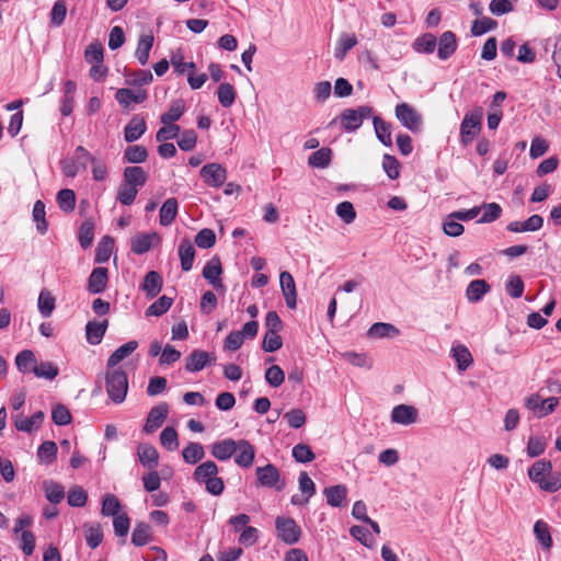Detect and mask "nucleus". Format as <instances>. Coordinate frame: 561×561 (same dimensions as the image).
<instances>
[{"label":"nucleus","mask_w":561,"mask_h":561,"mask_svg":"<svg viewBox=\"0 0 561 561\" xmlns=\"http://www.w3.org/2000/svg\"><path fill=\"white\" fill-rule=\"evenodd\" d=\"M483 215L478 220L479 224L493 222L501 217L502 208L497 203H489L482 206Z\"/></svg>","instance_id":"nucleus-62"},{"label":"nucleus","mask_w":561,"mask_h":561,"mask_svg":"<svg viewBox=\"0 0 561 561\" xmlns=\"http://www.w3.org/2000/svg\"><path fill=\"white\" fill-rule=\"evenodd\" d=\"M217 96L221 106L230 107L236 100V90L230 83H220L217 89Z\"/></svg>","instance_id":"nucleus-46"},{"label":"nucleus","mask_w":561,"mask_h":561,"mask_svg":"<svg viewBox=\"0 0 561 561\" xmlns=\"http://www.w3.org/2000/svg\"><path fill=\"white\" fill-rule=\"evenodd\" d=\"M36 358L32 351L25 350L20 352L15 357V365L18 369L22 373L33 370V367L36 366Z\"/></svg>","instance_id":"nucleus-54"},{"label":"nucleus","mask_w":561,"mask_h":561,"mask_svg":"<svg viewBox=\"0 0 561 561\" xmlns=\"http://www.w3.org/2000/svg\"><path fill=\"white\" fill-rule=\"evenodd\" d=\"M183 460L190 465H196L205 457V450L201 443L192 442L182 450Z\"/></svg>","instance_id":"nucleus-39"},{"label":"nucleus","mask_w":561,"mask_h":561,"mask_svg":"<svg viewBox=\"0 0 561 561\" xmlns=\"http://www.w3.org/2000/svg\"><path fill=\"white\" fill-rule=\"evenodd\" d=\"M534 534L545 550H549L552 547L550 528L547 523L543 520H537L534 525Z\"/></svg>","instance_id":"nucleus-41"},{"label":"nucleus","mask_w":561,"mask_h":561,"mask_svg":"<svg viewBox=\"0 0 561 561\" xmlns=\"http://www.w3.org/2000/svg\"><path fill=\"white\" fill-rule=\"evenodd\" d=\"M185 111V104L183 100H176L172 103L168 112L163 113L160 117V122L163 125L173 124L181 118Z\"/></svg>","instance_id":"nucleus-43"},{"label":"nucleus","mask_w":561,"mask_h":561,"mask_svg":"<svg viewBox=\"0 0 561 561\" xmlns=\"http://www.w3.org/2000/svg\"><path fill=\"white\" fill-rule=\"evenodd\" d=\"M400 331L391 323L376 322L367 331L369 339L393 337L399 335Z\"/></svg>","instance_id":"nucleus-29"},{"label":"nucleus","mask_w":561,"mask_h":561,"mask_svg":"<svg viewBox=\"0 0 561 561\" xmlns=\"http://www.w3.org/2000/svg\"><path fill=\"white\" fill-rule=\"evenodd\" d=\"M44 421V413L42 411L35 412L32 416L25 417L21 414L14 419V426L20 432L32 433L37 430Z\"/></svg>","instance_id":"nucleus-20"},{"label":"nucleus","mask_w":561,"mask_h":561,"mask_svg":"<svg viewBox=\"0 0 561 561\" xmlns=\"http://www.w3.org/2000/svg\"><path fill=\"white\" fill-rule=\"evenodd\" d=\"M218 472V466L214 461L207 460L195 468L193 478L196 482L204 484L207 480L216 477Z\"/></svg>","instance_id":"nucleus-30"},{"label":"nucleus","mask_w":561,"mask_h":561,"mask_svg":"<svg viewBox=\"0 0 561 561\" xmlns=\"http://www.w3.org/2000/svg\"><path fill=\"white\" fill-rule=\"evenodd\" d=\"M558 404V398L541 399L539 394H531L525 401V405L539 419L552 413Z\"/></svg>","instance_id":"nucleus-7"},{"label":"nucleus","mask_w":561,"mask_h":561,"mask_svg":"<svg viewBox=\"0 0 561 561\" xmlns=\"http://www.w3.org/2000/svg\"><path fill=\"white\" fill-rule=\"evenodd\" d=\"M148 93L146 90L134 91L131 89H118L115 95L116 101L124 107H128L130 103H142L147 100Z\"/></svg>","instance_id":"nucleus-18"},{"label":"nucleus","mask_w":561,"mask_h":561,"mask_svg":"<svg viewBox=\"0 0 561 561\" xmlns=\"http://www.w3.org/2000/svg\"><path fill=\"white\" fill-rule=\"evenodd\" d=\"M108 327V320L103 321H89L85 325L87 341L91 345H98L101 343Z\"/></svg>","instance_id":"nucleus-22"},{"label":"nucleus","mask_w":561,"mask_h":561,"mask_svg":"<svg viewBox=\"0 0 561 561\" xmlns=\"http://www.w3.org/2000/svg\"><path fill=\"white\" fill-rule=\"evenodd\" d=\"M179 256L181 260V267L184 272H188L193 267L195 257V249L188 239H184L179 247Z\"/></svg>","instance_id":"nucleus-33"},{"label":"nucleus","mask_w":561,"mask_h":561,"mask_svg":"<svg viewBox=\"0 0 561 561\" xmlns=\"http://www.w3.org/2000/svg\"><path fill=\"white\" fill-rule=\"evenodd\" d=\"M173 299L163 295L159 299H157L152 305L148 307L146 310L147 317H160L164 314L172 306Z\"/></svg>","instance_id":"nucleus-45"},{"label":"nucleus","mask_w":561,"mask_h":561,"mask_svg":"<svg viewBox=\"0 0 561 561\" xmlns=\"http://www.w3.org/2000/svg\"><path fill=\"white\" fill-rule=\"evenodd\" d=\"M275 528L277 537L286 545H295L301 537L300 526L290 517H276Z\"/></svg>","instance_id":"nucleus-5"},{"label":"nucleus","mask_w":561,"mask_h":561,"mask_svg":"<svg viewBox=\"0 0 561 561\" xmlns=\"http://www.w3.org/2000/svg\"><path fill=\"white\" fill-rule=\"evenodd\" d=\"M162 288V278L156 271H150L146 274L144 283L141 284V290L146 293L148 298H154Z\"/></svg>","instance_id":"nucleus-27"},{"label":"nucleus","mask_w":561,"mask_h":561,"mask_svg":"<svg viewBox=\"0 0 561 561\" xmlns=\"http://www.w3.org/2000/svg\"><path fill=\"white\" fill-rule=\"evenodd\" d=\"M216 357L206 351L195 350L186 358L185 369L190 373H196L204 369L207 365L215 362Z\"/></svg>","instance_id":"nucleus-13"},{"label":"nucleus","mask_w":561,"mask_h":561,"mask_svg":"<svg viewBox=\"0 0 561 561\" xmlns=\"http://www.w3.org/2000/svg\"><path fill=\"white\" fill-rule=\"evenodd\" d=\"M94 238V224L92 220H84L79 229V242L83 249H88Z\"/></svg>","instance_id":"nucleus-56"},{"label":"nucleus","mask_w":561,"mask_h":561,"mask_svg":"<svg viewBox=\"0 0 561 561\" xmlns=\"http://www.w3.org/2000/svg\"><path fill=\"white\" fill-rule=\"evenodd\" d=\"M291 455L297 462L307 463L311 462L316 455L311 448L306 444H297L293 447Z\"/></svg>","instance_id":"nucleus-58"},{"label":"nucleus","mask_w":561,"mask_h":561,"mask_svg":"<svg viewBox=\"0 0 561 561\" xmlns=\"http://www.w3.org/2000/svg\"><path fill=\"white\" fill-rule=\"evenodd\" d=\"M148 152L144 146H129L124 151V159L129 163H141L147 160Z\"/></svg>","instance_id":"nucleus-50"},{"label":"nucleus","mask_w":561,"mask_h":561,"mask_svg":"<svg viewBox=\"0 0 561 561\" xmlns=\"http://www.w3.org/2000/svg\"><path fill=\"white\" fill-rule=\"evenodd\" d=\"M357 45V38L354 34L343 33L337 39L334 57L337 60H343L346 54Z\"/></svg>","instance_id":"nucleus-34"},{"label":"nucleus","mask_w":561,"mask_h":561,"mask_svg":"<svg viewBox=\"0 0 561 561\" xmlns=\"http://www.w3.org/2000/svg\"><path fill=\"white\" fill-rule=\"evenodd\" d=\"M332 151L330 148H321L312 152L308 158L309 165L313 168H327L331 162Z\"/></svg>","instance_id":"nucleus-44"},{"label":"nucleus","mask_w":561,"mask_h":561,"mask_svg":"<svg viewBox=\"0 0 561 561\" xmlns=\"http://www.w3.org/2000/svg\"><path fill=\"white\" fill-rule=\"evenodd\" d=\"M113 244L114 240L111 237L105 236L102 238L95 251L94 260L96 263H105L108 261L112 254Z\"/></svg>","instance_id":"nucleus-48"},{"label":"nucleus","mask_w":561,"mask_h":561,"mask_svg":"<svg viewBox=\"0 0 561 561\" xmlns=\"http://www.w3.org/2000/svg\"><path fill=\"white\" fill-rule=\"evenodd\" d=\"M168 412L169 410L165 403H160L153 407L147 416L144 431L146 433L156 432L163 424L164 420L168 416Z\"/></svg>","instance_id":"nucleus-11"},{"label":"nucleus","mask_w":561,"mask_h":561,"mask_svg":"<svg viewBox=\"0 0 561 561\" xmlns=\"http://www.w3.org/2000/svg\"><path fill=\"white\" fill-rule=\"evenodd\" d=\"M491 290L490 284L484 279L471 280L466 288V298L469 302L477 304Z\"/></svg>","instance_id":"nucleus-19"},{"label":"nucleus","mask_w":561,"mask_h":561,"mask_svg":"<svg viewBox=\"0 0 561 561\" xmlns=\"http://www.w3.org/2000/svg\"><path fill=\"white\" fill-rule=\"evenodd\" d=\"M419 411L410 404H398L391 411V422L409 426L417 422Z\"/></svg>","instance_id":"nucleus-9"},{"label":"nucleus","mask_w":561,"mask_h":561,"mask_svg":"<svg viewBox=\"0 0 561 561\" xmlns=\"http://www.w3.org/2000/svg\"><path fill=\"white\" fill-rule=\"evenodd\" d=\"M178 201L174 197L168 198L160 208L159 221L161 226H170L178 215Z\"/></svg>","instance_id":"nucleus-32"},{"label":"nucleus","mask_w":561,"mask_h":561,"mask_svg":"<svg viewBox=\"0 0 561 561\" xmlns=\"http://www.w3.org/2000/svg\"><path fill=\"white\" fill-rule=\"evenodd\" d=\"M540 489L547 492H557L561 489V472H552L539 482Z\"/></svg>","instance_id":"nucleus-64"},{"label":"nucleus","mask_w":561,"mask_h":561,"mask_svg":"<svg viewBox=\"0 0 561 561\" xmlns=\"http://www.w3.org/2000/svg\"><path fill=\"white\" fill-rule=\"evenodd\" d=\"M201 176L208 186L219 187L226 182L227 171L219 163H208L201 169Z\"/></svg>","instance_id":"nucleus-8"},{"label":"nucleus","mask_w":561,"mask_h":561,"mask_svg":"<svg viewBox=\"0 0 561 561\" xmlns=\"http://www.w3.org/2000/svg\"><path fill=\"white\" fill-rule=\"evenodd\" d=\"M121 503L118 499L113 494H106L102 501V514L104 516H117L119 515Z\"/></svg>","instance_id":"nucleus-59"},{"label":"nucleus","mask_w":561,"mask_h":561,"mask_svg":"<svg viewBox=\"0 0 561 561\" xmlns=\"http://www.w3.org/2000/svg\"><path fill=\"white\" fill-rule=\"evenodd\" d=\"M57 203L61 210L71 213L76 207V194L72 190L62 188L57 194Z\"/></svg>","instance_id":"nucleus-47"},{"label":"nucleus","mask_w":561,"mask_h":561,"mask_svg":"<svg viewBox=\"0 0 561 561\" xmlns=\"http://www.w3.org/2000/svg\"><path fill=\"white\" fill-rule=\"evenodd\" d=\"M160 443L165 449L170 451L178 449L179 437L175 428L171 426L165 427L160 434Z\"/></svg>","instance_id":"nucleus-57"},{"label":"nucleus","mask_w":561,"mask_h":561,"mask_svg":"<svg viewBox=\"0 0 561 561\" xmlns=\"http://www.w3.org/2000/svg\"><path fill=\"white\" fill-rule=\"evenodd\" d=\"M279 283L286 301V306L289 309H295L297 304V291L294 277L289 272L284 271L279 275Z\"/></svg>","instance_id":"nucleus-14"},{"label":"nucleus","mask_w":561,"mask_h":561,"mask_svg":"<svg viewBox=\"0 0 561 561\" xmlns=\"http://www.w3.org/2000/svg\"><path fill=\"white\" fill-rule=\"evenodd\" d=\"M33 373L38 378L51 380L58 375V368L50 362H43L33 367Z\"/></svg>","instance_id":"nucleus-63"},{"label":"nucleus","mask_w":561,"mask_h":561,"mask_svg":"<svg viewBox=\"0 0 561 561\" xmlns=\"http://www.w3.org/2000/svg\"><path fill=\"white\" fill-rule=\"evenodd\" d=\"M137 194H138V188H136L125 182H122L117 190L116 199L122 205L128 206L134 203Z\"/></svg>","instance_id":"nucleus-49"},{"label":"nucleus","mask_w":561,"mask_h":561,"mask_svg":"<svg viewBox=\"0 0 561 561\" xmlns=\"http://www.w3.org/2000/svg\"><path fill=\"white\" fill-rule=\"evenodd\" d=\"M138 347L137 341H128L116 348L107 359V367L115 368L121 362L133 354Z\"/></svg>","instance_id":"nucleus-28"},{"label":"nucleus","mask_w":561,"mask_h":561,"mask_svg":"<svg viewBox=\"0 0 561 561\" xmlns=\"http://www.w3.org/2000/svg\"><path fill=\"white\" fill-rule=\"evenodd\" d=\"M67 501L72 507H82L88 501V494L81 486L75 485L68 491Z\"/></svg>","instance_id":"nucleus-61"},{"label":"nucleus","mask_w":561,"mask_h":561,"mask_svg":"<svg viewBox=\"0 0 561 561\" xmlns=\"http://www.w3.org/2000/svg\"><path fill=\"white\" fill-rule=\"evenodd\" d=\"M55 309V298L50 291L43 289L38 296V310L44 318L51 316Z\"/></svg>","instance_id":"nucleus-51"},{"label":"nucleus","mask_w":561,"mask_h":561,"mask_svg":"<svg viewBox=\"0 0 561 561\" xmlns=\"http://www.w3.org/2000/svg\"><path fill=\"white\" fill-rule=\"evenodd\" d=\"M237 446V440L231 438L224 439L221 442H217L211 446V455L221 461L228 460L234 453Z\"/></svg>","instance_id":"nucleus-26"},{"label":"nucleus","mask_w":561,"mask_h":561,"mask_svg":"<svg viewBox=\"0 0 561 561\" xmlns=\"http://www.w3.org/2000/svg\"><path fill=\"white\" fill-rule=\"evenodd\" d=\"M543 226V218L540 215H531L528 219L524 221H511L507 225V230L511 232H534L538 231Z\"/></svg>","instance_id":"nucleus-16"},{"label":"nucleus","mask_w":561,"mask_h":561,"mask_svg":"<svg viewBox=\"0 0 561 561\" xmlns=\"http://www.w3.org/2000/svg\"><path fill=\"white\" fill-rule=\"evenodd\" d=\"M237 446L234 462L242 468H250L255 457L254 447L245 439L237 440Z\"/></svg>","instance_id":"nucleus-12"},{"label":"nucleus","mask_w":561,"mask_h":561,"mask_svg":"<svg viewBox=\"0 0 561 561\" xmlns=\"http://www.w3.org/2000/svg\"><path fill=\"white\" fill-rule=\"evenodd\" d=\"M222 273L221 262L218 256L211 257L203 268V277L208 280L217 290H225L220 275Z\"/></svg>","instance_id":"nucleus-10"},{"label":"nucleus","mask_w":561,"mask_h":561,"mask_svg":"<svg viewBox=\"0 0 561 561\" xmlns=\"http://www.w3.org/2000/svg\"><path fill=\"white\" fill-rule=\"evenodd\" d=\"M347 489L345 485L337 484L324 490V495L329 505L339 507L346 499Z\"/></svg>","instance_id":"nucleus-40"},{"label":"nucleus","mask_w":561,"mask_h":561,"mask_svg":"<svg viewBox=\"0 0 561 561\" xmlns=\"http://www.w3.org/2000/svg\"><path fill=\"white\" fill-rule=\"evenodd\" d=\"M43 490L45 492L46 499L53 504L60 503L65 497L64 486L53 480L44 481Z\"/></svg>","instance_id":"nucleus-38"},{"label":"nucleus","mask_w":561,"mask_h":561,"mask_svg":"<svg viewBox=\"0 0 561 561\" xmlns=\"http://www.w3.org/2000/svg\"><path fill=\"white\" fill-rule=\"evenodd\" d=\"M438 45V57L442 60L448 59L456 50L457 48V41L456 36L451 31L444 32L439 41L437 43Z\"/></svg>","instance_id":"nucleus-24"},{"label":"nucleus","mask_w":561,"mask_h":561,"mask_svg":"<svg viewBox=\"0 0 561 561\" xmlns=\"http://www.w3.org/2000/svg\"><path fill=\"white\" fill-rule=\"evenodd\" d=\"M153 76L149 70H138L126 76V84L142 87L149 84Z\"/></svg>","instance_id":"nucleus-60"},{"label":"nucleus","mask_w":561,"mask_h":561,"mask_svg":"<svg viewBox=\"0 0 561 561\" xmlns=\"http://www.w3.org/2000/svg\"><path fill=\"white\" fill-rule=\"evenodd\" d=\"M482 107L473 108L465 114L460 124V142L462 146H468L479 135L482 128Z\"/></svg>","instance_id":"nucleus-2"},{"label":"nucleus","mask_w":561,"mask_h":561,"mask_svg":"<svg viewBox=\"0 0 561 561\" xmlns=\"http://www.w3.org/2000/svg\"><path fill=\"white\" fill-rule=\"evenodd\" d=\"M551 471L552 463L550 460H538L529 468L528 477L533 482L539 484Z\"/></svg>","instance_id":"nucleus-35"},{"label":"nucleus","mask_w":561,"mask_h":561,"mask_svg":"<svg viewBox=\"0 0 561 561\" xmlns=\"http://www.w3.org/2000/svg\"><path fill=\"white\" fill-rule=\"evenodd\" d=\"M497 22L491 18L483 16L481 19H477L472 22L471 33L473 36H481L486 32H490L496 28Z\"/></svg>","instance_id":"nucleus-52"},{"label":"nucleus","mask_w":561,"mask_h":561,"mask_svg":"<svg viewBox=\"0 0 561 561\" xmlns=\"http://www.w3.org/2000/svg\"><path fill=\"white\" fill-rule=\"evenodd\" d=\"M148 180V173L141 167H127L124 169L123 182L136 187L144 186Z\"/></svg>","instance_id":"nucleus-25"},{"label":"nucleus","mask_w":561,"mask_h":561,"mask_svg":"<svg viewBox=\"0 0 561 561\" xmlns=\"http://www.w3.org/2000/svg\"><path fill=\"white\" fill-rule=\"evenodd\" d=\"M524 282L519 275L512 274L505 283V290L512 298H519L524 293Z\"/></svg>","instance_id":"nucleus-55"},{"label":"nucleus","mask_w":561,"mask_h":561,"mask_svg":"<svg viewBox=\"0 0 561 561\" xmlns=\"http://www.w3.org/2000/svg\"><path fill=\"white\" fill-rule=\"evenodd\" d=\"M373 124L378 140L387 147L392 146L391 125L379 116H374Z\"/></svg>","instance_id":"nucleus-36"},{"label":"nucleus","mask_w":561,"mask_h":561,"mask_svg":"<svg viewBox=\"0 0 561 561\" xmlns=\"http://www.w3.org/2000/svg\"><path fill=\"white\" fill-rule=\"evenodd\" d=\"M255 474L259 483L264 488H275L277 491L285 488V481L280 479L278 469L272 463L257 467Z\"/></svg>","instance_id":"nucleus-6"},{"label":"nucleus","mask_w":561,"mask_h":561,"mask_svg":"<svg viewBox=\"0 0 561 561\" xmlns=\"http://www.w3.org/2000/svg\"><path fill=\"white\" fill-rule=\"evenodd\" d=\"M151 540V528L146 523H138L131 534V542L136 547L147 545Z\"/></svg>","instance_id":"nucleus-42"},{"label":"nucleus","mask_w":561,"mask_h":561,"mask_svg":"<svg viewBox=\"0 0 561 561\" xmlns=\"http://www.w3.org/2000/svg\"><path fill=\"white\" fill-rule=\"evenodd\" d=\"M451 356L456 360L457 368L459 371H465L472 365V355L469 352L468 347L462 344L453 346Z\"/></svg>","instance_id":"nucleus-31"},{"label":"nucleus","mask_w":561,"mask_h":561,"mask_svg":"<svg viewBox=\"0 0 561 561\" xmlns=\"http://www.w3.org/2000/svg\"><path fill=\"white\" fill-rule=\"evenodd\" d=\"M108 282V273L105 267H95L89 278L87 289L91 294H101L105 290Z\"/></svg>","instance_id":"nucleus-17"},{"label":"nucleus","mask_w":561,"mask_h":561,"mask_svg":"<svg viewBox=\"0 0 561 561\" xmlns=\"http://www.w3.org/2000/svg\"><path fill=\"white\" fill-rule=\"evenodd\" d=\"M373 108L367 105L358 106L357 108H346L340 116V124L345 131L352 133L357 130L365 118L370 117Z\"/></svg>","instance_id":"nucleus-3"},{"label":"nucleus","mask_w":561,"mask_h":561,"mask_svg":"<svg viewBox=\"0 0 561 561\" xmlns=\"http://www.w3.org/2000/svg\"><path fill=\"white\" fill-rule=\"evenodd\" d=\"M158 241L159 236L156 232L137 234L131 239V251L139 255L144 254L153 247V242Z\"/></svg>","instance_id":"nucleus-23"},{"label":"nucleus","mask_w":561,"mask_h":561,"mask_svg":"<svg viewBox=\"0 0 561 561\" xmlns=\"http://www.w3.org/2000/svg\"><path fill=\"white\" fill-rule=\"evenodd\" d=\"M105 387L110 399L115 404L124 402L128 391V378L122 368H108L105 374Z\"/></svg>","instance_id":"nucleus-1"},{"label":"nucleus","mask_w":561,"mask_h":561,"mask_svg":"<svg viewBox=\"0 0 561 561\" xmlns=\"http://www.w3.org/2000/svg\"><path fill=\"white\" fill-rule=\"evenodd\" d=\"M437 45V39L433 34H424L416 38L413 44V48L417 53L431 54L435 50Z\"/></svg>","instance_id":"nucleus-53"},{"label":"nucleus","mask_w":561,"mask_h":561,"mask_svg":"<svg viewBox=\"0 0 561 561\" xmlns=\"http://www.w3.org/2000/svg\"><path fill=\"white\" fill-rule=\"evenodd\" d=\"M394 114L402 126L410 131L417 133L422 129V115L412 105L400 103L396 106Z\"/></svg>","instance_id":"nucleus-4"},{"label":"nucleus","mask_w":561,"mask_h":561,"mask_svg":"<svg viewBox=\"0 0 561 561\" xmlns=\"http://www.w3.org/2000/svg\"><path fill=\"white\" fill-rule=\"evenodd\" d=\"M153 36L150 34L141 35L138 39L135 56L140 65L145 66L149 59V53L153 45Z\"/></svg>","instance_id":"nucleus-37"},{"label":"nucleus","mask_w":561,"mask_h":561,"mask_svg":"<svg viewBox=\"0 0 561 561\" xmlns=\"http://www.w3.org/2000/svg\"><path fill=\"white\" fill-rule=\"evenodd\" d=\"M147 130V124L141 115H134L124 128V139L127 142L138 140Z\"/></svg>","instance_id":"nucleus-15"},{"label":"nucleus","mask_w":561,"mask_h":561,"mask_svg":"<svg viewBox=\"0 0 561 561\" xmlns=\"http://www.w3.org/2000/svg\"><path fill=\"white\" fill-rule=\"evenodd\" d=\"M137 455L140 463L144 467L152 470L158 466L159 454L153 446L147 443L139 444L137 448Z\"/></svg>","instance_id":"nucleus-21"}]
</instances>
